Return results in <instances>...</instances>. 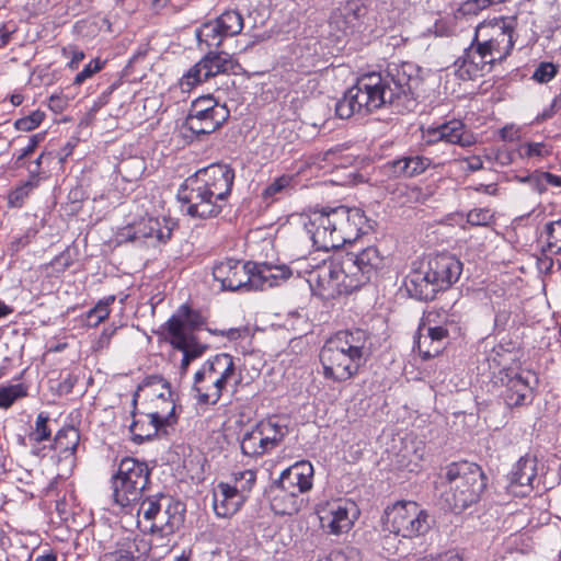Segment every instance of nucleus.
<instances>
[{
  "mask_svg": "<svg viewBox=\"0 0 561 561\" xmlns=\"http://www.w3.org/2000/svg\"><path fill=\"white\" fill-rule=\"evenodd\" d=\"M421 69L412 62H391L383 72H370L357 79L335 104L340 118L368 114L389 104L409 106L417 98Z\"/></svg>",
  "mask_w": 561,
  "mask_h": 561,
  "instance_id": "nucleus-1",
  "label": "nucleus"
},
{
  "mask_svg": "<svg viewBox=\"0 0 561 561\" xmlns=\"http://www.w3.org/2000/svg\"><path fill=\"white\" fill-rule=\"evenodd\" d=\"M234 180L227 164H211L187 178L178 191L181 208L195 218L216 217L230 195Z\"/></svg>",
  "mask_w": 561,
  "mask_h": 561,
  "instance_id": "nucleus-2",
  "label": "nucleus"
},
{
  "mask_svg": "<svg viewBox=\"0 0 561 561\" xmlns=\"http://www.w3.org/2000/svg\"><path fill=\"white\" fill-rule=\"evenodd\" d=\"M445 485L443 500L455 513H461L476 504L486 488V477L474 462H451L443 469Z\"/></svg>",
  "mask_w": 561,
  "mask_h": 561,
  "instance_id": "nucleus-3",
  "label": "nucleus"
},
{
  "mask_svg": "<svg viewBox=\"0 0 561 561\" xmlns=\"http://www.w3.org/2000/svg\"><path fill=\"white\" fill-rule=\"evenodd\" d=\"M238 381L233 357L227 353L217 354L194 376L195 399L199 404H216L226 387Z\"/></svg>",
  "mask_w": 561,
  "mask_h": 561,
  "instance_id": "nucleus-4",
  "label": "nucleus"
},
{
  "mask_svg": "<svg viewBox=\"0 0 561 561\" xmlns=\"http://www.w3.org/2000/svg\"><path fill=\"white\" fill-rule=\"evenodd\" d=\"M149 478L150 470L146 462L131 457L123 458L111 479L114 503L121 507L137 503L149 483Z\"/></svg>",
  "mask_w": 561,
  "mask_h": 561,
  "instance_id": "nucleus-5",
  "label": "nucleus"
},
{
  "mask_svg": "<svg viewBox=\"0 0 561 561\" xmlns=\"http://www.w3.org/2000/svg\"><path fill=\"white\" fill-rule=\"evenodd\" d=\"M230 112L225 104L218 103L211 95L196 99L182 125L185 138L193 139L216 131L229 118Z\"/></svg>",
  "mask_w": 561,
  "mask_h": 561,
  "instance_id": "nucleus-6",
  "label": "nucleus"
},
{
  "mask_svg": "<svg viewBox=\"0 0 561 561\" xmlns=\"http://www.w3.org/2000/svg\"><path fill=\"white\" fill-rule=\"evenodd\" d=\"M387 528L403 538L425 535L431 529L432 519L426 511L412 501L397 502L386 510Z\"/></svg>",
  "mask_w": 561,
  "mask_h": 561,
  "instance_id": "nucleus-7",
  "label": "nucleus"
},
{
  "mask_svg": "<svg viewBox=\"0 0 561 561\" xmlns=\"http://www.w3.org/2000/svg\"><path fill=\"white\" fill-rule=\"evenodd\" d=\"M309 282L316 283L319 295L324 298H335L356 290L355 286H351L354 282L350 277V273L346 272L341 253L335 254L329 261H323L310 273Z\"/></svg>",
  "mask_w": 561,
  "mask_h": 561,
  "instance_id": "nucleus-8",
  "label": "nucleus"
},
{
  "mask_svg": "<svg viewBox=\"0 0 561 561\" xmlns=\"http://www.w3.org/2000/svg\"><path fill=\"white\" fill-rule=\"evenodd\" d=\"M238 61L226 51H209L197 64L192 66L181 78L183 91L221 73L234 72Z\"/></svg>",
  "mask_w": 561,
  "mask_h": 561,
  "instance_id": "nucleus-9",
  "label": "nucleus"
},
{
  "mask_svg": "<svg viewBox=\"0 0 561 561\" xmlns=\"http://www.w3.org/2000/svg\"><path fill=\"white\" fill-rule=\"evenodd\" d=\"M152 402L154 407L149 409L145 414L146 419H148V431L145 433H136V428L139 425L138 422H133L129 426V431L133 435L131 438L135 443L141 444L145 440H149L163 427L172 426L176 423L175 403L171 398L169 388L167 389V393L161 392L157 394Z\"/></svg>",
  "mask_w": 561,
  "mask_h": 561,
  "instance_id": "nucleus-10",
  "label": "nucleus"
},
{
  "mask_svg": "<svg viewBox=\"0 0 561 561\" xmlns=\"http://www.w3.org/2000/svg\"><path fill=\"white\" fill-rule=\"evenodd\" d=\"M514 30L505 23L477 28L474 42L483 49L492 62L504 60L514 47Z\"/></svg>",
  "mask_w": 561,
  "mask_h": 561,
  "instance_id": "nucleus-11",
  "label": "nucleus"
},
{
  "mask_svg": "<svg viewBox=\"0 0 561 561\" xmlns=\"http://www.w3.org/2000/svg\"><path fill=\"white\" fill-rule=\"evenodd\" d=\"M334 208L313 210L305 222L307 233L318 250L330 251L340 248Z\"/></svg>",
  "mask_w": 561,
  "mask_h": 561,
  "instance_id": "nucleus-12",
  "label": "nucleus"
},
{
  "mask_svg": "<svg viewBox=\"0 0 561 561\" xmlns=\"http://www.w3.org/2000/svg\"><path fill=\"white\" fill-rule=\"evenodd\" d=\"M344 260L346 272L353 279L356 289L368 283L382 266L383 257L376 247H367L358 253H341Z\"/></svg>",
  "mask_w": 561,
  "mask_h": 561,
  "instance_id": "nucleus-13",
  "label": "nucleus"
},
{
  "mask_svg": "<svg viewBox=\"0 0 561 561\" xmlns=\"http://www.w3.org/2000/svg\"><path fill=\"white\" fill-rule=\"evenodd\" d=\"M328 350L336 348L347 357L365 365L371 355V339L367 331L362 329L339 331L324 343Z\"/></svg>",
  "mask_w": 561,
  "mask_h": 561,
  "instance_id": "nucleus-14",
  "label": "nucleus"
},
{
  "mask_svg": "<svg viewBox=\"0 0 561 561\" xmlns=\"http://www.w3.org/2000/svg\"><path fill=\"white\" fill-rule=\"evenodd\" d=\"M356 511L353 502L341 499L327 502L318 510L320 526L329 534L347 533L353 526Z\"/></svg>",
  "mask_w": 561,
  "mask_h": 561,
  "instance_id": "nucleus-15",
  "label": "nucleus"
},
{
  "mask_svg": "<svg viewBox=\"0 0 561 561\" xmlns=\"http://www.w3.org/2000/svg\"><path fill=\"white\" fill-rule=\"evenodd\" d=\"M105 550L100 561H135V552L146 554L149 545L139 538L133 537L124 530L111 534L110 540H99Z\"/></svg>",
  "mask_w": 561,
  "mask_h": 561,
  "instance_id": "nucleus-16",
  "label": "nucleus"
},
{
  "mask_svg": "<svg viewBox=\"0 0 561 561\" xmlns=\"http://www.w3.org/2000/svg\"><path fill=\"white\" fill-rule=\"evenodd\" d=\"M254 263L228 259L213 267L214 279L220 283L221 289L236 291L250 290V282Z\"/></svg>",
  "mask_w": 561,
  "mask_h": 561,
  "instance_id": "nucleus-17",
  "label": "nucleus"
},
{
  "mask_svg": "<svg viewBox=\"0 0 561 561\" xmlns=\"http://www.w3.org/2000/svg\"><path fill=\"white\" fill-rule=\"evenodd\" d=\"M334 215L340 247L356 241L362 234H366L373 229L364 211L359 208L339 206L334 208Z\"/></svg>",
  "mask_w": 561,
  "mask_h": 561,
  "instance_id": "nucleus-18",
  "label": "nucleus"
},
{
  "mask_svg": "<svg viewBox=\"0 0 561 561\" xmlns=\"http://www.w3.org/2000/svg\"><path fill=\"white\" fill-rule=\"evenodd\" d=\"M319 356L324 377L334 382H344L354 378L365 366L354 360V357L342 354L336 348L328 350L327 345L322 346Z\"/></svg>",
  "mask_w": 561,
  "mask_h": 561,
  "instance_id": "nucleus-19",
  "label": "nucleus"
},
{
  "mask_svg": "<svg viewBox=\"0 0 561 561\" xmlns=\"http://www.w3.org/2000/svg\"><path fill=\"white\" fill-rule=\"evenodd\" d=\"M404 286L411 297L424 301L433 300L440 291L432 277L425 257L412 262L410 273L404 279Z\"/></svg>",
  "mask_w": 561,
  "mask_h": 561,
  "instance_id": "nucleus-20",
  "label": "nucleus"
},
{
  "mask_svg": "<svg viewBox=\"0 0 561 561\" xmlns=\"http://www.w3.org/2000/svg\"><path fill=\"white\" fill-rule=\"evenodd\" d=\"M425 135L428 144L445 141L447 144L459 145L460 147H470L477 141L471 130L459 119H453L434 127H428Z\"/></svg>",
  "mask_w": 561,
  "mask_h": 561,
  "instance_id": "nucleus-21",
  "label": "nucleus"
},
{
  "mask_svg": "<svg viewBox=\"0 0 561 561\" xmlns=\"http://www.w3.org/2000/svg\"><path fill=\"white\" fill-rule=\"evenodd\" d=\"M185 505L171 496L163 497V506L150 524L149 530L161 536L174 534L184 523Z\"/></svg>",
  "mask_w": 561,
  "mask_h": 561,
  "instance_id": "nucleus-22",
  "label": "nucleus"
},
{
  "mask_svg": "<svg viewBox=\"0 0 561 561\" xmlns=\"http://www.w3.org/2000/svg\"><path fill=\"white\" fill-rule=\"evenodd\" d=\"M425 260L440 291L448 289L459 279L462 263L456 256L449 253H440L425 257Z\"/></svg>",
  "mask_w": 561,
  "mask_h": 561,
  "instance_id": "nucleus-23",
  "label": "nucleus"
},
{
  "mask_svg": "<svg viewBox=\"0 0 561 561\" xmlns=\"http://www.w3.org/2000/svg\"><path fill=\"white\" fill-rule=\"evenodd\" d=\"M313 467L309 461H298L284 470L277 486L291 496L307 492L312 488Z\"/></svg>",
  "mask_w": 561,
  "mask_h": 561,
  "instance_id": "nucleus-24",
  "label": "nucleus"
},
{
  "mask_svg": "<svg viewBox=\"0 0 561 561\" xmlns=\"http://www.w3.org/2000/svg\"><path fill=\"white\" fill-rule=\"evenodd\" d=\"M493 65L492 59L477 42L463 50V55L455 61L456 73L461 80H472L481 76L484 69Z\"/></svg>",
  "mask_w": 561,
  "mask_h": 561,
  "instance_id": "nucleus-25",
  "label": "nucleus"
},
{
  "mask_svg": "<svg viewBox=\"0 0 561 561\" xmlns=\"http://www.w3.org/2000/svg\"><path fill=\"white\" fill-rule=\"evenodd\" d=\"M537 477V459L531 456L520 457L514 465L508 477V492L514 495L525 496L533 489V482Z\"/></svg>",
  "mask_w": 561,
  "mask_h": 561,
  "instance_id": "nucleus-26",
  "label": "nucleus"
},
{
  "mask_svg": "<svg viewBox=\"0 0 561 561\" xmlns=\"http://www.w3.org/2000/svg\"><path fill=\"white\" fill-rule=\"evenodd\" d=\"M165 328L170 335V344L186 354L193 360L201 357L205 352V346L197 342L194 334L191 332H183L182 324L176 319H169Z\"/></svg>",
  "mask_w": 561,
  "mask_h": 561,
  "instance_id": "nucleus-27",
  "label": "nucleus"
},
{
  "mask_svg": "<svg viewBox=\"0 0 561 561\" xmlns=\"http://www.w3.org/2000/svg\"><path fill=\"white\" fill-rule=\"evenodd\" d=\"M291 271L286 265L255 264L252 268L250 290H264L277 286L279 280L290 277Z\"/></svg>",
  "mask_w": 561,
  "mask_h": 561,
  "instance_id": "nucleus-28",
  "label": "nucleus"
},
{
  "mask_svg": "<svg viewBox=\"0 0 561 561\" xmlns=\"http://www.w3.org/2000/svg\"><path fill=\"white\" fill-rule=\"evenodd\" d=\"M244 503L243 496L230 486V483L219 482L214 491V511L218 517H229L236 514Z\"/></svg>",
  "mask_w": 561,
  "mask_h": 561,
  "instance_id": "nucleus-29",
  "label": "nucleus"
},
{
  "mask_svg": "<svg viewBox=\"0 0 561 561\" xmlns=\"http://www.w3.org/2000/svg\"><path fill=\"white\" fill-rule=\"evenodd\" d=\"M431 160L423 156L402 157L385 164L386 173L393 178H413L430 167Z\"/></svg>",
  "mask_w": 561,
  "mask_h": 561,
  "instance_id": "nucleus-30",
  "label": "nucleus"
},
{
  "mask_svg": "<svg viewBox=\"0 0 561 561\" xmlns=\"http://www.w3.org/2000/svg\"><path fill=\"white\" fill-rule=\"evenodd\" d=\"M175 224L167 218L148 217L141 219L135 226V238L157 239L159 242L168 241L171 236Z\"/></svg>",
  "mask_w": 561,
  "mask_h": 561,
  "instance_id": "nucleus-31",
  "label": "nucleus"
},
{
  "mask_svg": "<svg viewBox=\"0 0 561 561\" xmlns=\"http://www.w3.org/2000/svg\"><path fill=\"white\" fill-rule=\"evenodd\" d=\"M531 387L520 375L507 377L503 399L507 407H520L531 401Z\"/></svg>",
  "mask_w": 561,
  "mask_h": 561,
  "instance_id": "nucleus-32",
  "label": "nucleus"
},
{
  "mask_svg": "<svg viewBox=\"0 0 561 561\" xmlns=\"http://www.w3.org/2000/svg\"><path fill=\"white\" fill-rule=\"evenodd\" d=\"M240 448L244 456L252 458H256L272 451L267 444H265V440L256 425L242 435Z\"/></svg>",
  "mask_w": 561,
  "mask_h": 561,
  "instance_id": "nucleus-33",
  "label": "nucleus"
},
{
  "mask_svg": "<svg viewBox=\"0 0 561 561\" xmlns=\"http://www.w3.org/2000/svg\"><path fill=\"white\" fill-rule=\"evenodd\" d=\"M256 426L271 450L275 449L288 433L286 425L273 419L261 421Z\"/></svg>",
  "mask_w": 561,
  "mask_h": 561,
  "instance_id": "nucleus-34",
  "label": "nucleus"
},
{
  "mask_svg": "<svg viewBox=\"0 0 561 561\" xmlns=\"http://www.w3.org/2000/svg\"><path fill=\"white\" fill-rule=\"evenodd\" d=\"M294 182L295 176L291 174H283L274 179L262 192V199L266 205L272 204L293 190Z\"/></svg>",
  "mask_w": 561,
  "mask_h": 561,
  "instance_id": "nucleus-35",
  "label": "nucleus"
},
{
  "mask_svg": "<svg viewBox=\"0 0 561 561\" xmlns=\"http://www.w3.org/2000/svg\"><path fill=\"white\" fill-rule=\"evenodd\" d=\"M80 442V434L73 426L59 430L55 435L53 448L59 453H75Z\"/></svg>",
  "mask_w": 561,
  "mask_h": 561,
  "instance_id": "nucleus-36",
  "label": "nucleus"
},
{
  "mask_svg": "<svg viewBox=\"0 0 561 561\" xmlns=\"http://www.w3.org/2000/svg\"><path fill=\"white\" fill-rule=\"evenodd\" d=\"M196 37L199 43H205L207 47L218 48L227 36L221 34L220 26L215 19L204 23L196 30Z\"/></svg>",
  "mask_w": 561,
  "mask_h": 561,
  "instance_id": "nucleus-37",
  "label": "nucleus"
},
{
  "mask_svg": "<svg viewBox=\"0 0 561 561\" xmlns=\"http://www.w3.org/2000/svg\"><path fill=\"white\" fill-rule=\"evenodd\" d=\"M216 20L220 26L221 34L227 37L238 35L243 28V18L238 11H225Z\"/></svg>",
  "mask_w": 561,
  "mask_h": 561,
  "instance_id": "nucleus-38",
  "label": "nucleus"
},
{
  "mask_svg": "<svg viewBox=\"0 0 561 561\" xmlns=\"http://www.w3.org/2000/svg\"><path fill=\"white\" fill-rule=\"evenodd\" d=\"M115 301L111 295L101 299L92 309L85 313L87 325L95 328L110 316V306Z\"/></svg>",
  "mask_w": 561,
  "mask_h": 561,
  "instance_id": "nucleus-39",
  "label": "nucleus"
},
{
  "mask_svg": "<svg viewBox=\"0 0 561 561\" xmlns=\"http://www.w3.org/2000/svg\"><path fill=\"white\" fill-rule=\"evenodd\" d=\"M170 319H176L182 324L183 332H191L203 324L201 314L192 310L187 305H183L179 308L178 312L174 313Z\"/></svg>",
  "mask_w": 561,
  "mask_h": 561,
  "instance_id": "nucleus-40",
  "label": "nucleus"
},
{
  "mask_svg": "<svg viewBox=\"0 0 561 561\" xmlns=\"http://www.w3.org/2000/svg\"><path fill=\"white\" fill-rule=\"evenodd\" d=\"M232 480L233 484H230V486L234 488L245 501L256 481V471L247 469L233 472Z\"/></svg>",
  "mask_w": 561,
  "mask_h": 561,
  "instance_id": "nucleus-41",
  "label": "nucleus"
},
{
  "mask_svg": "<svg viewBox=\"0 0 561 561\" xmlns=\"http://www.w3.org/2000/svg\"><path fill=\"white\" fill-rule=\"evenodd\" d=\"M145 169V161L138 157H129L123 160L118 165L119 173H122L127 181H135L140 178Z\"/></svg>",
  "mask_w": 561,
  "mask_h": 561,
  "instance_id": "nucleus-42",
  "label": "nucleus"
},
{
  "mask_svg": "<svg viewBox=\"0 0 561 561\" xmlns=\"http://www.w3.org/2000/svg\"><path fill=\"white\" fill-rule=\"evenodd\" d=\"M167 496L168 495L164 494L148 496L140 503L138 515L141 514L147 522L152 523V520L154 519V517H157L159 511L163 506V497Z\"/></svg>",
  "mask_w": 561,
  "mask_h": 561,
  "instance_id": "nucleus-43",
  "label": "nucleus"
},
{
  "mask_svg": "<svg viewBox=\"0 0 561 561\" xmlns=\"http://www.w3.org/2000/svg\"><path fill=\"white\" fill-rule=\"evenodd\" d=\"M27 394L25 387L22 383H15L8 387L0 388V408H10L15 400L23 398Z\"/></svg>",
  "mask_w": 561,
  "mask_h": 561,
  "instance_id": "nucleus-44",
  "label": "nucleus"
},
{
  "mask_svg": "<svg viewBox=\"0 0 561 561\" xmlns=\"http://www.w3.org/2000/svg\"><path fill=\"white\" fill-rule=\"evenodd\" d=\"M425 335L428 336L431 341L434 342L433 353H440L450 337V329L443 327H427Z\"/></svg>",
  "mask_w": 561,
  "mask_h": 561,
  "instance_id": "nucleus-45",
  "label": "nucleus"
},
{
  "mask_svg": "<svg viewBox=\"0 0 561 561\" xmlns=\"http://www.w3.org/2000/svg\"><path fill=\"white\" fill-rule=\"evenodd\" d=\"M48 414L45 412H41L36 417L35 427L33 432L30 434V439L37 444L47 440L51 435V431L48 427Z\"/></svg>",
  "mask_w": 561,
  "mask_h": 561,
  "instance_id": "nucleus-46",
  "label": "nucleus"
},
{
  "mask_svg": "<svg viewBox=\"0 0 561 561\" xmlns=\"http://www.w3.org/2000/svg\"><path fill=\"white\" fill-rule=\"evenodd\" d=\"M319 561H360V552L357 548L346 546L331 551L328 557Z\"/></svg>",
  "mask_w": 561,
  "mask_h": 561,
  "instance_id": "nucleus-47",
  "label": "nucleus"
},
{
  "mask_svg": "<svg viewBox=\"0 0 561 561\" xmlns=\"http://www.w3.org/2000/svg\"><path fill=\"white\" fill-rule=\"evenodd\" d=\"M548 247L551 251H561V219L546 226Z\"/></svg>",
  "mask_w": 561,
  "mask_h": 561,
  "instance_id": "nucleus-48",
  "label": "nucleus"
},
{
  "mask_svg": "<svg viewBox=\"0 0 561 561\" xmlns=\"http://www.w3.org/2000/svg\"><path fill=\"white\" fill-rule=\"evenodd\" d=\"M45 118V114L42 111H34L30 115L19 118L15 121L14 126L21 131H31L35 129Z\"/></svg>",
  "mask_w": 561,
  "mask_h": 561,
  "instance_id": "nucleus-49",
  "label": "nucleus"
},
{
  "mask_svg": "<svg viewBox=\"0 0 561 561\" xmlns=\"http://www.w3.org/2000/svg\"><path fill=\"white\" fill-rule=\"evenodd\" d=\"M558 73V67L552 62H540L533 73V79L539 83H548Z\"/></svg>",
  "mask_w": 561,
  "mask_h": 561,
  "instance_id": "nucleus-50",
  "label": "nucleus"
},
{
  "mask_svg": "<svg viewBox=\"0 0 561 561\" xmlns=\"http://www.w3.org/2000/svg\"><path fill=\"white\" fill-rule=\"evenodd\" d=\"M61 55L62 57H65L66 59H68V64L67 66L71 69V70H75V69H78L80 62L84 59L85 55L83 53V50H81L78 46L76 45H68V46H65L62 47L61 49Z\"/></svg>",
  "mask_w": 561,
  "mask_h": 561,
  "instance_id": "nucleus-51",
  "label": "nucleus"
},
{
  "mask_svg": "<svg viewBox=\"0 0 561 561\" xmlns=\"http://www.w3.org/2000/svg\"><path fill=\"white\" fill-rule=\"evenodd\" d=\"M434 342L431 341L428 339L427 335H425L422 331L420 332L419 334V337L415 342V348L417 351V353L420 354V356L423 358V359H430V358H433L437 355H439L440 353H433V348H434Z\"/></svg>",
  "mask_w": 561,
  "mask_h": 561,
  "instance_id": "nucleus-52",
  "label": "nucleus"
},
{
  "mask_svg": "<svg viewBox=\"0 0 561 561\" xmlns=\"http://www.w3.org/2000/svg\"><path fill=\"white\" fill-rule=\"evenodd\" d=\"M506 0H467L462 7L461 11L465 14H477L479 11L496 3H503Z\"/></svg>",
  "mask_w": 561,
  "mask_h": 561,
  "instance_id": "nucleus-53",
  "label": "nucleus"
},
{
  "mask_svg": "<svg viewBox=\"0 0 561 561\" xmlns=\"http://www.w3.org/2000/svg\"><path fill=\"white\" fill-rule=\"evenodd\" d=\"M493 215L490 209L486 208H476L468 213L467 220L469 224L474 226H483L486 225Z\"/></svg>",
  "mask_w": 561,
  "mask_h": 561,
  "instance_id": "nucleus-54",
  "label": "nucleus"
},
{
  "mask_svg": "<svg viewBox=\"0 0 561 561\" xmlns=\"http://www.w3.org/2000/svg\"><path fill=\"white\" fill-rule=\"evenodd\" d=\"M102 69V64L99 59H94L84 66L83 70L78 72L73 79L75 84H82L88 78Z\"/></svg>",
  "mask_w": 561,
  "mask_h": 561,
  "instance_id": "nucleus-55",
  "label": "nucleus"
},
{
  "mask_svg": "<svg viewBox=\"0 0 561 561\" xmlns=\"http://www.w3.org/2000/svg\"><path fill=\"white\" fill-rule=\"evenodd\" d=\"M522 149L525 157H545L550 153L549 147L543 142H527Z\"/></svg>",
  "mask_w": 561,
  "mask_h": 561,
  "instance_id": "nucleus-56",
  "label": "nucleus"
},
{
  "mask_svg": "<svg viewBox=\"0 0 561 561\" xmlns=\"http://www.w3.org/2000/svg\"><path fill=\"white\" fill-rule=\"evenodd\" d=\"M33 184L32 182H26L24 185L18 187L11 195H10V202L14 205L21 206L23 199L28 195L30 191L32 190Z\"/></svg>",
  "mask_w": 561,
  "mask_h": 561,
  "instance_id": "nucleus-57",
  "label": "nucleus"
},
{
  "mask_svg": "<svg viewBox=\"0 0 561 561\" xmlns=\"http://www.w3.org/2000/svg\"><path fill=\"white\" fill-rule=\"evenodd\" d=\"M522 182L529 183L531 187L537 191L539 194L546 192L545 180L541 179V172L533 173L526 178L520 179Z\"/></svg>",
  "mask_w": 561,
  "mask_h": 561,
  "instance_id": "nucleus-58",
  "label": "nucleus"
},
{
  "mask_svg": "<svg viewBox=\"0 0 561 561\" xmlns=\"http://www.w3.org/2000/svg\"><path fill=\"white\" fill-rule=\"evenodd\" d=\"M41 139H42V136H41V135H33V136L30 138V142H28V145H27L24 149H22L21 154H20V156L18 157V159H16V162H15V163H16L18 165H21V161H22L24 158H26V157L31 156V154L35 151V149H36V147L38 146V144H39Z\"/></svg>",
  "mask_w": 561,
  "mask_h": 561,
  "instance_id": "nucleus-59",
  "label": "nucleus"
},
{
  "mask_svg": "<svg viewBox=\"0 0 561 561\" xmlns=\"http://www.w3.org/2000/svg\"><path fill=\"white\" fill-rule=\"evenodd\" d=\"M500 136L504 141H515L519 138L518 129L514 126H504L500 130Z\"/></svg>",
  "mask_w": 561,
  "mask_h": 561,
  "instance_id": "nucleus-60",
  "label": "nucleus"
},
{
  "mask_svg": "<svg viewBox=\"0 0 561 561\" xmlns=\"http://www.w3.org/2000/svg\"><path fill=\"white\" fill-rule=\"evenodd\" d=\"M66 106H67V99L65 96L51 95L49 98V107L54 112H57V113L62 112Z\"/></svg>",
  "mask_w": 561,
  "mask_h": 561,
  "instance_id": "nucleus-61",
  "label": "nucleus"
},
{
  "mask_svg": "<svg viewBox=\"0 0 561 561\" xmlns=\"http://www.w3.org/2000/svg\"><path fill=\"white\" fill-rule=\"evenodd\" d=\"M465 161L467 162L468 170H470L472 172L479 171L483 168V162H482L481 158L478 156H472V157L466 158Z\"/></svg>",
  "mask_w": 561,
  "mask_h": 561,
  "instance_id": "nucleus-62",
  "label": "nucleus"
},
{
  "mask_svg": "<svg viewBox=\"0 0 561 561\" xmlns=\"http://www.w3.org/2000/svg\"><path fill=\"white\" fill-rule=\"evenodd\" d=\"M416 561H460V558L456 554H445V556H437V557H423L421 559H417Z\"/></svg>",
  "mask_w": 561,
  "mask_h": 561,
  "instance_id": "nucleus-63",
  "label": "nucleus"
},
{
  "mask_svg": "<svg viewBox=\"0 0 561 561\" xmlns=\"http://www.w3.org/2000/svg\"><path fill=\"white\" fill-rule=\"evenodd\" d=\"M30 561H58V557L54 550L48 549L43 551V553L37 554L34 560Z\"/></svg>",
  "mask_w": 561,
  "mask_h": 561,
  "instance_id": "nucleus-64",
  "label": "nucleus"
}]
</instances>
